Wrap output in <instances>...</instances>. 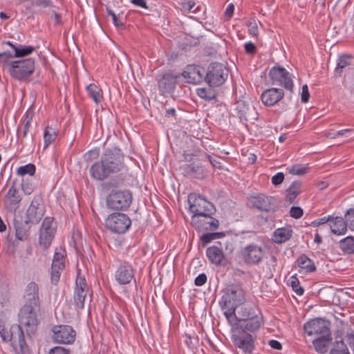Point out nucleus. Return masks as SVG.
I'll return each instance as SVG.
<instances>
[{"instance_id": "obj_1", "label": "nucleus", "mask_w": 354, "mask_h": 354, "mask_svg": "<svg viewBox=\"0 0 354 354\" xmlns=\"http://www.w3.org/2000/svg\"><path fill=\"white\" fill-rule=\"evenodd\" d=\"M124 160V154L120 149H108L101 156L100 160L91 165L90 175L92 178L102 181L111 175L126 169Z\"/></svg>"}, {"instance_id": "obj_2", "label": "nucleus", "mask_w": 354, "mask_h": 354, "mask_svg": "<svg viewBox=\"0 0 354 354\" xmlns=\"http://www.w3.org/2000/svg\"><path fill=\"white\" fill-rule=\"evenodd\" d=\"M0 64L6 68L10 77L21 82H29L35 71L33 58L12 59V53L6 51L0 53Z\"/></svg>"}, {"instance_id": "obj_3", "label": "nucleus", "mask_w": 354, "mask_h": 354, "mask_svg": "<svg viewBox=\"0 0 354 354\" xmlns=\"http://www.w3.org/2000/svg\"><path fill=\"white\" fill-rule=\"evenodd\" d=\"M41 306L24 304L18 313L17 324L21 330H25L28 337L35 336L40 324Z\"/></svg>"}, {"instance_id": "obj_4", "label": "nucleus", "mask_w": 354, "mask_h": 354, "mask_svg": "<svg viewBox=\"0 0 354 354\" xmlns=\"http://www.w3.org/2000/svg\"><path fill=\"white\" fill-rule=\"evenodd\" d=\"M0 336L3 342H10L13 347L18 344L23 354H28L29 348L25 341L24 332L17 324L10 328L0 326Z\"/></svg>"}, {"instance_id": "obj_5", "label": "nucleus", "mask_w": 354, "mask_h": 354, "mask_svg": "<svg viewBox=\"0 0 354 354\" xmlns=\"http://www.w3.org/2000/svg\"><path fill=\"white\" fill-rule=\"evenodd\" d=\"M88 295L91 298L93 292L86 282L85 276L82 274L80 270H78L73 294L74 304L77 308L82 310L84 308V304Z\"/></svg>"}, {"instance_id": "obj_6", "label": "nucleus", "mask_w": 354, "mask_h": 354, "mask_svg": "<svg viewBox=\"0 0 354 354\" xmlns=\"http://www.w3.org/2000/svg\"><path fill=\"white\" fill-rule=\"evenodd\" d=\"M189 211L192 216H201L206 214H214L215 206L201 195L191 193L188 196Z\"/></svg>"}, {"instance_id": "obj_7", "label": "nucleus", "mask_w": 354, "mask_h": 354, "mask_svg": "<svg viewBox=\"0 0 354 354\" xmlns=\"http://www.w3.org/2000/svg\"><path fill=\"white\" fill-rule=\"evenodd\" d=\"M132 194L129 190H112L106 198L109 209L124 211L132 203Z\"/></svg>"}, {"instance_id": "obj_8", "label": "nucleus", "mask_w": 354, "mask_h": 354, "mask_svg": "<svg viewBox=\"0 0 354 354\" xmlns=\"http://www.w3.org/2000/svg\"><path fill=\"white\" fill-rule=\"evenodd\" d=\"M266 251L262 246L255 243H250L242 248L239 252V257L247 266L259 265L263 259Z\"/></svg>"}, {"instance_id": "obj_9", "label": "nucleus", "mask_w": 354, "mask_h": 354, "mask_svg": "<svg viewBox=\"0 0 354 354\" xmlns=\"http://www.w3.org/2000/svg\"><path fill=\"white\" fill-rule=\"evenodd\" d=\"M245 301L244 291L240 286L232 284L228 286L221 297L222 306L225 307H237L242 306L241 304Z\"/></svg>"}, {"instance_id": "obj_10", "label": "nucleus", "mask_w": 354, "mask_h": 354, "mask_svg": "<svg viewBox=\"0 0 354 354\" xmlns=\"http://www.w3.org/2000/svg\"><path fill=\"white\" fill-rule=\"evenodd\" d=\"M227 77V71L223 64L218 62L211 63L205 73V82L210 87L223 84Z\"/></svg>"}, {"instance_id": "obj_11", "label": "nucleus", "mask_w": 354, "mask_h": 354, "mask_svg": "<svg viewBox=\"0 0 354 354\" xmlns=\"http://www.w3.org/2000/svg\"><path fill=\"white\" fill-rule=\"evenodd\" d=\"M105 225L112 232L124 234L131 227V221L125 214L113 213L106 218Z\"/></svg>"}, {"instance_id": "obj_12", "label": "nucleus", "mask_w": 354, "mask_h": 354, "mask_svg": "<svg viewBox=\"0 0 354 354\" xmlns=\"http://www.w3.org/2000/svg\"><path fill=\"white\" fill-rule=\"evenodd\" d=\"M269 77L273 84L283 86L287 91L292 92L293 81L290 73L283 67L275 66L269 71Z\"/></svg>"}, {"instance_id": "obj_13", "label": "nucleus", "mask_w": 354, "mask_h": 354, "mask_svg": "<svg viewBox=\"0 0 354 354\" xmlns=\"http://www.w3.org/2000/svg\"><path fill=\"white\" fill-rule=\"evenodd\" d=\"M32 120V113L27 111L21 120L22 124L17 128V142L23 147H28L33 148L35 146V134H32L29 140L26 139L27 135L30 130Z\"/></svg>"}, {"instance_id": "obj_14", "label": "nucleus", "mask_w": 354, "mask_h": 354, "mask_svg": "<svg viewBox=\"0 0 354 354\" xmlns=\"http://www.w3.org/2000/svg\"><path fill=\"white\" fill-rule=\"evenodd\" d=\"M256 338V335L239 330L233 332L232 336L234 345L241 349L244 353L249 354H251L254 349V340Z\"/></svg>"}, {"instance_id": "obj_15", "label": "nucleus", "mask_w": 354, "mask_h": 354, "mask_svg": "<svg viewBox=\"0 0 354 354\" xmlns=\"http://www.w3.org/2000/svg\"><path fill=\"white\" fill-rule=\"evenodd\" d=\"M330 322L322 318L312 319L304 325V330L308 336L316 335L329 337Z\"/></svg>"}, {"instance_id": "obj_16", "label": "nucleus", "mask_w": 354, "mask_h": 354, "mask_svg": "<svg viewBox=\"0 0 354 354\" xmlns=\"http://www.w3.org/2000/svg\"><path fill=\"white\" fill-rule=\"evenodd\" d=\"M44 214L43 199L40 196H35L26 210L25 219L35 225L40 222Z\"/></svg>"}, {"instance_id": "obj_17", "label": "nucleus", "mask_w": 354, "mask_h": 354, "mask_svg": "<svg viewBox=\"0 0 354 354\" xmlns=\"http://www.w3.org/2000/svg\"><path fill=\"white\" fill-rule=\"evenodd\" d=\"M214 214H206L201 216H192V224L197 231H215L220 225L219 221L213 217Z\"/></svg>"}, {"instance_id": "obj_18", "label": "nucleus", "mask_w": 354, "mask_h": 354, "mask_svg": "<svg viewBox=\"0 0 354 354\" xmlns=\"http://www.w3.org/2000/svg\"><path fill=\"white\" fill-rule=\"evenodd\" d=\"M274 201L272 197L259 194L248 198V206L261 212H274L276 208Z\"/></svg>"}, {"instance_id": "obj_19", "label": "nucleus", "mask_w": 354, "mask_h": 354, "mask_svg": "<svg viewBox=\"0 0 354 354\" xmlns=\"http://www.w3.org/2000/svg\"><path fill=\"white\" fill-rule=\"evenodd\" d=\"M53 339L59 344H71L75 340L76 333L68 325L55 326L53 328Z\"/></svg>"}, {"instance_id": "obj_20", "label": "nucleus", "mask_w": 354, "mask_h": 354, "mask_svg": "<svg viewBox=\"0 0 354 354\" xmlns=\"http://www.w3.org/2000/svg\"><path fill=\"white\" fill-rule=\"evenodd\" d=\"M180 77V73H174L172 71L164 73L158 81L160 93L162 95L173 93Z\"/></svg>"}, {"instance_id": "obj_21", "label": "nucleus", "mask_w": 354, "mask_h": 354, "mask_svg": "<svg viewBox=\"0 0 354 354\" xmlns=\"http://www.w3.org/2000/svg\"><path fill=\"white\" fill-rule=\"evenodd\" d=\"M22 197L16 185V180L12 182L8 192L4 196L3 203L5 207L10 212H15L19 207Z\"/></svg>"}, {"instance_id": "obj_22", "label": "nucleus", "mask_w": 354, "mask_h": 354, "mask_svg": "<svg viewBox=\"0 0 354 354\" xmlns=\"http://www.w3.org/2000/svg\"><path fill=\"white\" fill-rule=\"evenodd\" d=\"M205 73L206 70L204 67L192 64L188 65L186 70L180 75L187 80V83L197 84L203 80L205 82Z\"/></svg>"}, {"instance_id": "obj_23", "label": "nucleus", "mask_w": 354, "mask_h": 354, "mask_svg": "<svg viewBox=\"0 0 354 354\" xmlns=\"http://www.w3.org/2000/svg\"><path fill=\"white\" fill-rule=\"evenodd\" d=\"M115 278L120 285L129 283L134 279V270L127 261L122 262L115 271Z\"/></svg>"}, {"instance_id": "obj_24", "label": "nucleus", "mask_w": 354, "mask_h": 354, "mask_svg": "<svg viewBox=\"0 0 354 354\" xmlns=\"http://www.w3.org/2000/svg\"><path fill=\"white\" fill-rule=\"evenodd\" d=\"M284 97L282 88H270L265 90L261 95L262 102L267 106H272L279 102Z\"/></svg>"}, {"instance_id": "obj_25", "label": "nucleus", "mask_w": 354, "mask_h": 354, "mask_svg": "<svg viewBox=\"0 0 354 354\" xmlns=\"http://www.w3.org/2000/svg\"><path fill=\"white\" fill-rule=\"evenodd\" d=\"M24 297V304L41 306L39 286L35 282L32 281L27 285Z\"/></svg>"}, {"instance_id": "obj_26", "label": "nucleus", "mask_w": 354, "mask_h": 354, "mask_svg": "<svg viewBox=\"0 0 354 354\" xmlns=\"http://www.w3.org/2000/svg\"><path fill=\"white\" fill-rule=\"evenodd\" d=\"M13 224L16 238L20 241L27 240L30 236L31 225L32 224L26 219L24 221L22 218L20 220L15 218Z\"/></svg>"}, {"instance_id": "obj_27", "label": "nucleus", "mask_w": 354, "mask_h": 354, "mask_svg": "<svg viewBox=\"0 0 354 354\" xmlns=\"http://www.w3.org/2000/svg\"><path fill=\"white\" fill-rule=\"evenodd\" d=\"M235 112L236 116L241 120L248 121L252 116L254 111V108L250 106V105L244 100H239L236 102Z\"/></svg>"}, {"instance_id": "obj_28", "label": "nucleus", "mask_w": 354, "mask_h": 354, "mask_svg": "<svg viewBox=\"0 0 354 354\" xmlns=\"http://www.w3.org/2000/svg\"><path fill=\"white\" fill-rule=\"evenodd\" d=\"M221 307L223 310H225L223 314L227 320L228 324L232 327V331L234 332L237 330H239V326L238 325L240 324L241 319L238 317L239 314H236V310L239 308L232 306L225 307L223 306H221Z\"/></svg>"}, {"instance_id": "obj_29", "label": "nucleus", "mask_w": 354, "mask_h": 354, "mask_svg": "<svg viewBox=\"0 0 354 354\" xmlns=\"http://www.w3.org/2000/svg\"><path fill=\"white\" fill-rule=\"evenodd\" d=\"M238 317L240 318L241 321L250 320L255 317H263L261 312L256 307H253L249 305H243L240 306L238 309Z\"/></svg>"}, {"instance_id": "obj_30", "label": "nucleus", "mask_w": 354, "mask_h": 354, "mask_svg": "<svg viewBox=\"0 0 354 354\" xmlns=\"http://www.w3.org/2000/svg\"><path fill=\"white\" fill-rule=\"evenodd\" d=\"M206 255L209 261L216 266L222 265L225 260L223 250L216 245L210 246L207 248Z\"/></svg>"}, {"instance_id": "obj_31", "label": "nucleus", "mask_w": 354, "mask_h": 354, "mask_svg": "<svg viewBox=\"0 0 354 354\" xmlns=\"http://www.w3.org/2000/svg\"><path fill=\"white\" fill-rule=\"evenodd\" d=\"M263 323V317H260L248 320L247 322L241 321L238 326H239V330L255 335V333L259 330Z\"/></svg>"}, {"instance_id": "obj_32", "label": "nucleus", "mask_w": 354, "mask_h": 354, "mask_svg": "<svg viewBox=\"0 0 354 354\" xmlns=\"http://www.w3.org/2000/svg\"><path fill=\"white\" fill-rule=\"evenodd\" d=\"M183 168L184 171L192 177L203 179L205 176L204 167L199 163L193 162L184 165Z\"/></svg>"}, {"instance_id": "obj_33", "label": "nucleus", "mask_w": 354, "mask_h": 354, "mask_svg": "<svg viewBox=\"0 0 354 354\" xmlns=\"http://www.w3.org/2000/svg\"><path fill=\"white\" fill-rule=\"evenodd\" d=\"M333 340L331 334L326 336H319L313 341V344L316 351L320 353H325L328 351V346Z\"/></svg>"}, {"instance_id": "obj_34", "label": "nucleus", "mask_w": 354, "mask_h": 354, "mask_svg": "<svg viewBox=\"0 0 354 354\" xmlns=\"http://www.w3.org/2000/svg\"><path fill=\"white\" fill-rule=\"evenodd\" d=\"M331 232L335 234H344L347 230V225L342 217H333V220L330 223Z\"/></svg>"}, {"instance_id": "obj_35", "label": "nucleus", "mask_w": 354, "mask_h": 354, "mask_svg": "<svg viewBox=\"0 0 354 354\" xmlns=\"http://www.w3.org/2000/svg\"><path fill=\"white\" fill-rule=\"evenodd\" d=\"M301 183L300 181H294L286 189V201L289 204L292 203L297 196L301 193Z\"/></svg>"}, {"instance_id": "obj_36", "label": "nucleus", "mask_w": 354, "mask_h": 354, "mask_svg": "<svg viewBox=\"0 0 354 354\" xmlns=\"http://www.w3.org/2000/svg\"><path fill=\"white\" fill-rule=\"evenodd\" d=\"M58 132V129L52 125H48L45 128L44 131V149L56 140Z\"/></svg>"}, {"instance_id": "obj_37", "label": "nucleus", "mask_w": 354, "mask_h": 354, "mask_svg": "<svg viewBox=\"0 0 354 354\" xmlns=\"http://www.w3.org/2000/svg\"><path fill=\"white\" fill-rule=\"evenodd\" d=\"M299 267L304 270L306 272H313L316 270V266L314 261L306 254H302L297 259Z\"/></svg>"}, {"instance_id": "obj_38", "label": "nucleus", "mask_w": 354, "mask_h": 354, "mask_svg": "<svg viewBox=\"0 0 354 354\" xmlns=\"http://www.w3.org/2000/svg\"><path fill=\"white\" fill-rule=\"evenodd\" d=\"M86 93L96 104H100L103 100L102 89L95 84H90L86 86Z\"/></svg>"}, {"instance_id": "obj_39", "label": "nucleus", "mask_w": 354, "mask_h": 354, "mask_svg": "<svg viewBox=\"0 0 354 354\" xmlns=\"http://www.w3.org/2000/svg\"><path fill=\"white\" fill-rule=\"evenodd\" d=\"M292 234V230L289 228H278L274 232V241L277 243H284L290 239Z\"/></svg>"}, {"instance_id": "obj_40", "label": "nucleus", "mask_w": 354, "mask_h": 354, "mask_svg": "<svg viewBox=\"0 0 354 354\" xmlns=\"http://www.w3.org/2000/svg\"><path fill=\"white\" fill-rule=\"evenodd\" d=\"M35 50V48L33 46L18 44L17 47L15 48V53L12 54V59H26L25 57L30 55Z\"/></svg>"}, {"instance_id": "obj_41", "label": "nucleus", "mask_w": 354, "mask_h": 354, "mask_svg": "<svg viewBox=\"0 0 354 354\" xmlns=\"http://www.w3.org/2000/svg\"><path fill=\"white\" fill-rule=\"evenodd\" d=\"M351 64V56L347 54L339 55L335 69L336 75L341 76L343 69Z\"/></svg>"}, {"instance_id": "obj_42", "label": "nucleus", "mask_w": 354, "mask_h": 354, "mask_svg": "<svg viewBox=\"0 0 354 354\" xmlns=\"http://www.w3.org/2000/svg\"><path fill=\"white\" fill-rule=\"evenodd\" d=\"M55 233L40 230L39 243L41 246L46 250L50 245L53 239H54Z\"/></svg>"}, {"instance_id": "obj_43", "label": "nucleus", "mask_w": 354, "mask_h": 354, "mask_svg": "<svg viewBox=\"0 0 354 354\" xmlns=\"http://www.w3.org/2000/svg\"><path fill=\"white\" fill-rule=\"evenodd\" d=\"M341 249L347 254H354V238L347 236L340 241Z\"/></svg>"}, {"instance_id": "obj_44", "label": "nucleus", "mask_w": 354, "mask_h": 354, "mask_svg": "<svg viewBox=\"0 0 354 354\" xmlns=\"http://www.w3.org/2000/svg\"><path fill=\"white\" fill-rule=\"evenodd\" d=\"M329 354H349V352L343 340H336Z\"/></svg>"}, {"instance_id": "obj_45", "label": "nucleus", "mask_w": 354, "mask_h": 354, "mask_svg": "<svg viewBox=\"0 0 354 354\" xmlns=\"http://www.w3.org/2000/svg\"><path fill=\"white\" fill-rule=\"evenodd\" d=\"M197 95L201 98H203L208 101L216 99V94L215 91L211 88H199L197 89Z\"/></svg>"}, {"instance_id": "obj_46", "label": "nucleus", "mask_w": 354, "mask_h": 354, "mask_svg": "<svg viewBox=\"0 0 354 354\" xmlns=\"http://www.w3.org/2000/svg\"><path fill=\"white\" fill-rule=\"evenodd\" d=\"M36 171V167L32 163H28L24 166H21L17 169V174L20 176L25 175L33 176Z\"/></svg>"}, {"instance_id": "obj_47", "label": "nucleus", "mask_w": 354, "mask_h": 354, "mask_svg": "<svg viewBox=\"0 0 354 354\" xmlns=\"http://www.w3.org/2000/svg\"><path fill=\"white\" fill-rule=\"evenodd\" d=\"M53 225L54 218L46 217L42 222L40 230L55 233V227L53 226Z\"/></svg>"}, {"instance_id": "obj_48", "label": "nucleus", "mask_w": 354, "mask_h": 354, "mask_svg": "<svg viewBox=\"0 0 354 354\" xmlns=\"http://www.w3.org/2000/svg\"><path fill=\"white\" fill-rule=\"evenodd\" d=\"M65 267H55L54 266H51V273H50V279L51 283L54 285H57L59 281L61 273L63 271Z\"/></svg>"}, {"instance_id": "obj_49", "label": "nucleus", "mask_w": 354, "mask_h": 354, "mask_svg": "<svg viewBox=\"0 0 354 354\" xmlns=\"http://www.w3.org/2000/svg\"><path fill=\"white\" fill-rule=\"evenodd\" d=\"M52 266H54V268L56 266L58 268L59 266L65 267L64 254L56 251L54 254Z\"/></svg>"}, {"instance_id": "obj_50", "label": "nucleus", "mask_w": 354, "mask_h": 354, "mask_svg": "<svg viewBox=\"0 0 354 354\" xmlns=\"http://www.w3.org/2000/svg\"><path fill=\"white\" fill-rule=\"evenodd\" d=\"M291 286L292 290L297 293V295H302L304 292V288L300 286L299 279L293 276L291 277Z\"/></svg>"}, {"instance_id": "obj_51", "label": "nucleus", "mask_w": 354, "mask_h": 354, "mask_svg": "<svg viewBox=\"0 0 354 354\" xmlns=\"http://www.w3.org/2000/svg\"><path fill=\"white\" fill-rule=\"evenodd\" d=\"M288 171L293 175H304L308 172V168L301 165H294L288 169Z\"/></svg>"}, {"instance_id": "obj_52", "label": "nucleus", "mask_w": 354, "mask_h": 354, "mask_svg": "<svg viewBox=\"0 0 354 354\" xmlns=\"http://www.w3.org/2000/svg\"><path fill=\"white\" fill-rule=\"evenodd\" d=\"M347 227L351 230H354V209H350L347 211L345 214V218H344Z\"/></svg>"}, {"instance_id": "obj_53", "label": "nucleus", "mask_w": 354, "mask_h": 354, "mask_svg": "<svg viewBox=\"0 0 354 354\" xmlns=\"http://www.w3.org/2000/svg\"><path fill=\"white\" fill-rule=\"evenodd\" d=\"M124 179L118 176L116 178H111L110 180L104 184V187L110 189L112 187H118L123 183Z\"/></svg>"}, {"instance_id": "obj_54", "label": "nucleus", "mask_w": 354, "mask_h": 354, "mask_svg": "<svg viewBox=\"0 0 354 354\" xmlns=\"http://www.w3.org/2000/svg\"><path fill=\"white\" fill-rule=\"evenodd\" d=\"M21 185L23 192L26 195H30L34 191L35 187L33 184L31 183L23 180Z\"/></svg>"}, {"instance_id": "obj_55", "label": "nucleus", "mask_w": 354, "mask_h": 354, "mask_svg": "<svg viewBox=\"0 0 354 354\" xmlns=\"http://www.w3.org/2000/svg\"><path fill=\"white\" fill-rule=\"evenodd\" d=\"M304 214V211L300 207H292L290 209V215L294 218H300Z\"/></svg>"}, {"instance_id": "obj_56", "label": "nucleus", "mask_w": 354, "mask_h": 354, "mask_svg": "<svg viewBox=\"0 0 354 354\" xmlns=\"http://www.w3.org/2000/svg\"><path fill=\"white\" fill-rule=\"evenodd\" d=\"M106 11H107L108 15L109 16H111L113 24L115 26H117V27H123L124 26L123 23L121 22L120 19L115 15V14L114 13V12L112 10H111L109 8H106Z\"/></svg>"}, {"instance_id": "obj_57", "label": "nucleus", "mask_w": 354, "mask_h": 354, "mask_svg": "<svg viewBox=\"0 0 354 354\" xmlns=\"http://www.w3.org/2000/svg\"><path fill=\"white\" fill-rule=\"evenodd\" d=\"M333 216H324V217H322L320 218H318V219L314 221L312 223V224L314 226H319V225L325 224V223H326L328 222H330L331 223V221H333Z\"/></svg>"}, {"instance_id": "obj_58", "label": "nucleus", "mask_w": 354, "mask_h": 354, "mask_svg": "<svg viewBox=\"0 0 354 354\" xmlns=\"http://www.w3.org/2000/svg\"><path fill=\"white\" fill-rule=\"evenodd\" d=\"M195 6L196 4L194 1H188L183 4L185 9L193 13H196L199 10V6L195 8Z\"/></svg>"}, {"instance_id": "obj_59", "label": "nucleus", "mask_w": 354, "mask_h": 354, "mask_svg": "<svg viewBox=\"0 0 354 354\" xmlns=\"http://www.w3.org/2000/svg\"><path fill=\"white\" fill-rule=\"evenodd\" d=\"M284 180V174L282 172H279L272 177V183L277 186L283 183Z\"/></svg>"}, {"instance_id": "obj_60", "label": "nucleus", "mask_w": 354, "mask_h": 354, "mask_svg": "<svg viewBox=\"0 0 354 354\" xmlns=\"http://www.w3.org/2000/svg\"><path fill=\"white\" fill-rule=\"evenodd\" d=\"M207 281V276L205 273H201L198 275L194 280V284L196 286H202Z\"/></svg>"}, {"instance_id": "obj_61", "label": "nucleus", "mask_w": 354, "mask_h": 354, "mask_svg": "<svg viewBox=\"0 0 354 354\" xmlns=\"http://www.w3.org/2000/svg\"><path fill=\"white\" fill-rule=\"evenodd\" d=\"M310 98V93L308 91V87L307 84H304L302 86V92H301V102L303 103H306L308 102Z\"/></svg>"}, {"instance_id": "obj_62", "label": "nucleus", "mask_w": 354, "mask_h": 354, "mask_svg": "<svg viewBox=\"0 0 354 354\" xmlns=\"http://www.w3.org/2000/svg\"><path fill=\"white\" fill-rule=\"evenodd\" d=\"M244 48L245 52L250 55H254L257 52V47L252 42L245 44Z\"/></svg>"}, {"instance_id": "obj_63", "label": "nucleus", "mask_w": 354, "mask_h": 354, "mask_svg": "<svg viewBox=\"0 0 354 354\" xmlns=\"http://www.w3.org/2000/svg\"><path fill=\"white\" fill-rule=\"evenodd\" d=\"M49 354H70V351L61 346H56L50 349Z\"/></svg>"}, {"instance_id": "obj_64", "label": "nucleus", "mask_w": 354, "mask_h": 354, "mask_svg": "<svg viewBox=\"0 0 354 354\" xmlns=\"http://www.w3.org/2000/svg\"><path fill=\"white\" fill-rule=\"evenodd\" d=\"M200 241L201 242L202 246L205 247L208 243H209L212 240L211 239V236H210L209 234V233H205V234H203L200 237Z\"/></svg>"}]
</instances>
